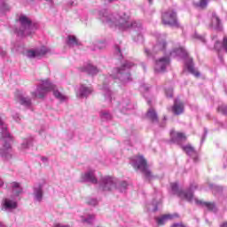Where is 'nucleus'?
<instances>
[{
	"mask_svg": "<svg viewBox=\"0 0 227 227\" xmlns=\"http://www.w3.org/2000/svg\"><path fill=\"white\" fill-rule=\"evenodd\" d=\"M170 63L171 60L169 59V58H160L159 60L155 61V72H164Z\"/></svg>",
	"mask_w": 227,
	"mask_h": 227,
	"instance_id": "obj_5",
	"label": "nucleus"
},
{
	"mask_svg": "<svg viewBox=\"0 0 227 227\" xmlns=\"http://www.w3.org/2000/svg\"><path fill=\"white\" fill-rule=\"evenodd\" d=\"M171 191H173V194L181 198V200H185L186 201H192L193 193L192 192H186L180 188L176 183L170 184Z\"/></svg>",
	"mask_w": 227,
	"mask_h": 227,
	"instance_id": "obj_4",
	"label": "nucleus"
},
{
	"mask_svg": "<svg viewBox=\"0 0 227 227\" xmlns=\"http://www.w3.org/2000/svg\"><path fill=\"white\" fill-rule=\"evenodd\" d=\"M163 120H165V121H166V120H168V118L165 116V117H163Z\"/></svg>",
	"mask_w": 227,
	"mask_h": 227,
	"instance_id": "obj_49",
	"label": "nucleus"
},
{
	"mask_svg": "<svg viewBox=\"0 0 227 227\" xmlns=\"http://www.w3.org/2000/svg\"><path fill=\"white\" fill-rule=\"evenodd\" d=\"M194 5L197 8H200L201 10H204L207 6V0H200V1H199V3L194 4Z\"/></svg>",
	"mask_w": 227,
	"mask_h": 227,
	"instance_id": "obj_24",
	"label": "nucleus"
},
{
	"mask_svg": "<svg viewBox=\"0 0 227 227\" xmlns=\"http://www.w3.org/2000/svg\"><path fill=\"white\" fill-rule=\"evenodd\" d=\"M174 53L177 54L181 58H187L188 52L182 47L174 50Z\"/></svg>",
	"mask_w": 227,
	"mask_h": 227,
	"instance_id": "obj_20",
	"label": "nucleus"
},
{
	"mask_svg": "<svg viewBox=\"0 0 227 227\" xmlns=\"http://www.w3.org/2000/svg\"><path fill=\"white\" fill-rule=\"evenodd\" d=\"M109 1V3H112V2H114V1H116V0H108Z\"/></svg>",
	"mask_w": 227,
	"mask_h": 227,
	"instance_id": "obj_48",
	"label": "nucleus"
},
{
	"mask_svg": "<svg viewBox=\"0 0 227 227\" xmlns=\"http://www.w3.org/2000/svg\"><path fill=\"white\" fill-rule=\"evenodd\" d=\"M217 111L222 114L227 115V106H218Z\"/></svg>",
	"mask_w": 227,
	"mask_h": 227,
	"instance_id": "obj_28",
	"label": "nucleus"
},
{
	"mask_svg": "<svg viewBox=\"0 0 227 227\" xmlns=\"http://www.w3.org/2000/svg\"><path fill=\"white\" fill-rule=\"evenodd\" d=\"M128 186H129V184H127V182H125V181H122V182H121V184L119 185V190L121 192H123L127 189Z\"/></svg>",
	"mask_w": 227,
	"mask_h": 227,
	"instance_id": "obj_29",
	"label": "nucleus"
},
{
	"mask_svg": "<svg viewBox=\"0 0 227 227\" xmlns=\"http://www.w3.org/2000/svg\"><path fill=\"white\" fill-rule=\"evenodd\" d=\"M180 141H187V136L182 132H176L174 129L170 131V142L180 145Z\"/></svg>",
	"mask_w": 227,
	"mask_h": 227,
	"instance_id": "obj_6",
	"label": "nucleus"
},
{
	"mask_svg": "<svg viewBox=\"0 0 227 227\" xmlns=\"http://www.w3.org/2000/svg\"><path fill=\"white\" fill-rule=\"evenodd\" d=\"M57 86L50 82L49 79L42 81L41 85L37 87V90L35 92H31L34 98H38L40 99L43 98L49 92L55 90Z\"/></svg>",
	"mask_w": 227,
	"mask_h": 227,
	"instance_id": "obj_1",
	"label": "nucleus"
},
{
	"mask_svg": "<svg viewBox=\"0 0 227 227\" xmlns=\"http://www.w3.org/2000/svg\"><path fill=\"white\" fill-rule=\"evenodd\" d=\"M42 197H43L42 191L41 190L37 191V192L35 193V199L38 201H41L42 200Z\"/></svg>",
	"mask_w": 227,
	"mask_h": 227,
	"instance_id": "obj_33",
	"label": "nucleus"
},
{
	"mask_svg": "<svg viewBox=\"0 0 227 227\" xmlns=\"http://www.w3.org/2000/svg\"><path fill=\"white\" fill-rule=\"evenodd\" d=\"M51 91L53 92V96L55 97V98L60 99V100L65 99V96L62 93H60L59 90H58V88L51 90Z\"/></svg>",
	"mask_w": 227,
	"mask_h": 227,
	"instance_id": "obj_23",
	"label": "nucleus"
},
{
	"mask_svg": "<svg viewBox=\"0 0 227 227\" xmlns=\"http://www.w3.org/2000/svg\"><path fill=\"white\" fill-rule=\"evenodd\" d=\"M104 187L103 190L105 192H110L112 189L115 187V184L113 177H105L104 178Z\"/></svg>",
	"mask_w": 227,
	"mask_h": 227,
	"instance_id": "obj_9",
	"label": "nucleus"
},
{
	"mask_svg": "<svg viewBox=\"0 0 227 227\" xmlns=\"http://www.w3.org/2000/svg\"><path fill=\"white\" fill-rule=\"evenodd\" d=\"M4 207L7 209H16L17 208V202L10 200L9 199L4 200Z\"/></svg>",
	"mask_w": 227,
	"mask_h": 227,
	"instance_id": "obj_17",
	"label": "nucleus"
},
{
	"mask_svg": "<svg viewBox=\"0 0 227 227\" xmlns=\"http://www.w3.org/2000/svg\"><path fill=\"white\" fill-rule=\"evenodd\" d=\"M4 184V183L0 179V187H2Z\"/></svg>",
	"mask_w": 227,
	"mask_h": 227,
	"instance_id": "obj_43",
	"label": "nucleus"
},
{
	"mask_svg": "<svg viewBox=\"0 0 227 227\" xmlns=\"http://www.w3.org/2000/svg\"><path fill=\"white\" fill-rule=\"evenodd\" d=\"M145 117L153 123H157L159 121L157 112L153 107L147 110Z\"/></svg>",
	"mask_w": 227,
	"mask_h": 227,
	"instance_id": "obj_11",
	"label": "nucleus"
},
{
	"mask_svg": "<svg viewBox=\"0 0 227 227\" xmlns=\"http://www.w3.org/2000/svg\"><path fill=\"white\" fill-rule=\"evenodd\" d=\"M80 92H81V94H80L81 97H87L88 95L92 93V88L82 86L80 89Z\"/></svg>",
	"mask_w": 227,
	"mask_h": 227,
	"instance_id": "obj_19",
	"label": "nucleus"
},
{
	"mask_svg": "<svg viewBox=\"0 0 227 227\" xmlns=\"http://www.w3.org/2000/svg\"><path fill=\"white\" fill-rule=\"evenodd\" d=\"M16 23L15 32L20 36H24L25 33L30 30V27H32V20L25 15L20 16L19 20H16Z\"/></svg>",
	"mask_w": 227,
	"mask_h": 227,
	"instance_id": "obj_2",
	"label": "nucleus"
},
{
	"mask_svg": "<svg viewBox=\"0 0 227 227\" xmlns=\"http://www.w3.org/2000/svg\"><path fill=\"white\" fill-rule=\"evenodd\" d=\"M145 90L148 91V90H149V88H145Z\"/></svg>",
	"mask_w": 227,
	"mask_h": 227,
	"instance_id": "obj_51",
	"label": "nucleus"
},
{
	"mask_svg": "<svg viewBox=\"0 0 227 227\" xmlns=\"http://www.w3.org/2000/svg\"><path fill=\"white\" fill-rule=\"evenodd\" d=\"M147 105H149L150 106H152L151 100L147 101Z\"/></svg>",
	"mask_w": 227,
	"mask_h": 227,
	"instance_id": "obj_45",
	"label": "nucleus"
},
{
	"mask_svg": "<svg viewBox=\"0 0 227 227\" xmlns=\"http://www.w3.org/2000/svg\"><path fill=\"white\" fill-rule=\"evenodd\" d=\"M46 2L52 3V0H45Z\"/></svg>",
	"mask_w": 227,
	"mask_h": 227,
	"instance_id": "obj_46",
	"label": "nucleus"
},
{
	"mask_svg": "<svg viewBox=\"0 0 227 227\" xmlns=\"http://www.w3.org/2000/svg\"><path fill=\"white\" fill-rule=\"evenodd\" d=\"M166 45H168V43L165 40H161L158 43V48L160 51H164L166 49Z\"/></svg>",
	"mask_w": 227,
	"mask_h": 227,
	"instance_id": "obj_27",
	"label": "nucleus"
},
{
	"mask_svg": "<svg viewBox=\"0 0 227 227\" xmlns=\"http://www.w3.org/2000/svg\"><path fill=\"white\" fill-rule=\"evenodd\" d=\"M197 204H202V206L207 207V209L210 210V211L215 209V203H212V202L197 201Z\"/></svg>",
	"mask_w": 227,
	"mask_h": 227,
	"instance_id": "obj_26",
	"label": "nucleus"
},
{
	"mask_svg": "<svg viewBox=\"0 0 227 227\" xmlns=\"http://www.w3.org/2000/svg\"><path fill=\"white\" fill-rule=\"evenodd\" d=\"M171 111L175 115H181L184 114V105L181 101H178L177 99H175L174 105L171 107Z\"/></svg>",
	"mask_w": 227,
	"mask_h": 227,
	"instance_id": "obj_7",
	"label": "nucleus"
},
{
	"mask_svg": "<svg viewBox=\"0 0 227 227\" xmlns=\"http://www.w3.org/2000/svg\"><path fill=\"white\" fill-rule=\"evenodd\" d=\"M67 45L69 47H74V46L81 45V43H79V40H77L75 35H68V37H67Z\"/></svg>",
	"mask_w": 227,
	"mask_h": 227,
	"instance_id": "obj_15",
	"label": "nucleus"
},
{
	"mask_svg": "<svg viewBox=\"0 0 227 227\" xmlns=\"http://www.w3.org/2000/svg\"><path fill=\"white\" fill-rule=\"evenodd\" d=\"M182 150L185 152L188 155H192L196 153L195 148L192 147L191 145L182 146Z\"/></svg>",
	"mask_w": 227,
	"mask_h": 227,
	"instance_id": "obj_21",
	"label": "nucleus"
},
{
	"mask_svg": "<svg viewBox=\"0 0 227 227\" xmlns=\"http://www.w3.org/2000/svg\"><path fill=\"white\" fill-rule=\"evenodd\" d=\"M145 54H146L147 56H149L150 51H149L148 50H145Z\"/></svg>",
	"mask_w": 227,
	"mask_h": 227,
	"instance_id": "obj_44",
	"label": "nucleus"
},
{
	"mask_svg": "<svg viewBox=\"0 0 227 227\" xmlns=\"http://www.w3.org/2000/svg\"><path fill=\"white\" fill-rule=\"evenodd\" d=\"M166 93V97L172 98H173V89L172 88H168L165 90Z\"/></svg>",
	"mask_w": 227,
	"mask_h": 227,
	"instance_id": "obj_30",
	"label": "nucleus"
},
{
	"mask_svg": "<svg viewBox=\"0 0 227 227\" xmlns=\"http://www.w3.org/2000/svg\"><path fill=\"white\" fill-rule=\"evenodd\" d=\"M220 227H227V222H224L223 223H222V224L220 225Z\"/></svg>",
	"mask_w": 227,
	"mask_h": 227,
	"instance_id": "obj_42",
	"label": "nucleus"
},
{
	"mask_svg": "<svg viewBox=\"0 0 227 227\" xmlns=\"http://www.w3.org/2000/svg\"><path fill=\"white\" fill-rule=\"evenodd\" d=\"M169 219V215H163L161 217H158L156 218V223H158V225H164L165 222Z\"/></svg>",
	"mask_w": 227,
	"mask_h": 227,
	"instance_id": "obj_25",
	"label": "nucleus"
},
{
	"mask_svg": "<svg viewBox=\"0 0 227 227\" xmlns=\"http://www.w3.org/2000/svg\"><path fill=\"white\" fill-rule=\"evenodd\" d=\"M4 147H5L6 150H9L11 148L10 144L6 143L5 145H4Z\"/></svg>",
	"mask_w": 227,
	"mask_h": 227,
	"instance_id": "obj_39",
	"label": "nucleus"
},
{
	"mask_svg": "<svg viewBox=\"0 0 227 227\" xmlns=\"http://www.w3.org/2000/svg\"><path fill=\"white\" fill-rule=\"evenodd\" d=\"M143 174H144V176H145V179L147 181H151L154 179V175L149 168L146 160H143Z\"/></svg>",
	"mask_w": 227,
	"mask_h": 227,
	"instance_id": "obj_8",
	"label": "nucleus"
},
{
	"mask_svg": "<svg viewBox=\"0 0 227 227\" xmlns=\"http://www.w3.org/2000/svg\"><path fill=\"white\" fill-rule=\"evenodd\" d=\"M7 129L8 127H6L4 121L0 120V134H2V138L7 136Z\"/></svg>",
	"mask_w": 227,
	"mask_h": 227,
	"instance_id": "obj_22",
	"label": "nucleus"
},
{
	"mask_svg": "<svg viewBox=\"0 0 227 227\" xmlns=\"http://www.w3.org/2000/svg\"><path fill=\"white\" fill-rule=\"evenodd\" d=\"M12 187H13V189L20 188V184L13 182L12 183Z\"/></svg>",
	"mask_w": 227,
	"mask_h": 227,
	"instance_id": "obj_35",
	"label": "nucleus"
},
{
	"mask_svg": "<svg viewBox=\"0 0 227 227\" xmlns=\"http://www.w3.org/2000/svg\"><path fill=\"white\" fill-rule=\"evenodd\" d=\"M209 27L215 30H221V21L218 16L215 14L212 16V19L210 20Z\"/></svg>",
	"mask_w": 227,
	"mask_h": 227,
	"instance_id": "obj_13",
	"label": "nucleus"
},
{
	"mask_svg": "<svg viewBox=\"0 0 227 227\" xmlns=\"http://www.w3.org/2000/svg\"><path fill=\"white\" fill-rule=\"evenodd\" d=\"M17 100L21 106H29L32 105V100L28 97L20 96Z\"/></svg>",
	"mask_w": 227,
	"mask_h": 227,
	"instance_id": "obj_16",
	"label": "nucleus"
},
{
	"mask_svg": "<svg viewBox=\"0 0 227 227\" xmlns=\"http://www.w3.org/2000/svg\"><path fill=\"white\" fill-rule=\"evenodd\" d=\"M27 58H36L37 53L34 51H27Z\"/></svg>",
	"mask_w": 227,
	"mask_h": 227,
	"instance_id": "obj_32",
	"label": "nucleus"
},
{
	"mask_svg": "<svg viewBox=\"0 0 227 227\" xmlns=\"http://www.w3.org/2000/svg\"><path fill=\"white\" fill-rule=\"evenodd\" d=\"M117 51H119V53H121V51L119 48H117Z\"/></svg>",
	"mask_w": 227,
	"mask_h": 227,
	"instance_id": "obj_47",
	"label": "nucleus"
},
{
	"mask_svg": "<svg viewBox=\"0 0 227 227\" xmlns=\"http://www.w3.org/2000/svg\"><path fill=\"white\" fill-rule=\"evenodd\" d=\"M185 66H186V68L188 69V71L191 73V74H193L197 78L200 76V72L195 70V67H193V62H192V58L189 59L188 61H186Z\"/></svg>",
	"mask_w": 227,
	"mask_h": 227,
	"instance_id": "obj_12",
	"label": "nucleus"
},
{
	"mask_svg": "<svg viewBox=\"0 0 227 227\" xmlns=\"http://www.w3.org/2000/svg\"><path fill=\"white\" fill-rule=\"evenodd\" d=\"M80 69L82 72H87L90 75H95L99 72L96 67L91 66L90 64H89L87 67H81Z\"/></svg>",
	"mask_w": 227,
	"mask_h": 227,
	"instance_id": "obj_14",
	"label": "nucleus"
},
{
	"mask_svg": "<svg viewBox=\"0 0 227 227\" xmlns=\"http://www.w3.org/2000/svg\"><path fill=\"white\" fill-rule=\"evenodd\" d=\"M193 189H197V184H194V185H191V186H190V190H193Z\"/></svg>",
	"mask_w": 227,
	"mask_h": 227,
	"instance_id": "obj_41",
	"label": "nucleus"
},
{
	"mask_svg": "<svg viewBox=\"0 0 227 227\" xmlns=\"http://www.w3.org/2000/svg\"><path fill=\"white\" fill-rule=\"evenodd\" d=\"M222 47L224 49L225 52H227V37L224 36L222 41Z\"/></svg>",
	"mask_w": 227,
	"mask_h": 227,
	"instance_id": "obj_31",
	"label": "nucleus"
},
{
	"mask_svg": "<svg viewBox=\"0 0 227 227\" xmlns=\"http://www.w3.org/2000/svg\"><path fill=\"white\" fill-rule=\"evenodd\" d=\"M135 169H141L143 167V157L138 156L134 158V164Z\"/></svg>",
	"mask_w": 227,
	"mask_h": 227,
	"instance_id": "obj_18",
	"label": "nucleus"
},
{
	"mask_svg": "<svg viewBox=\"0 0 227 227\" xmlns=\"http://www.w3.org/2000/svg\"><path fill=\"white\" fill-rule=\"evenodd\" d=\"M161 23L165 26L176 27L177 23V14L174 10H167L162 12Z\"/></svg>",
	"mask_w": 227,
	"mask_h": 227,
	"instance_id": "obj_3",
	"label": "nucleus"
},
{
	"mask_svg": "<svg viewBox=\"0 0 227 227\" xmlns=\"http://www.w3.org/2000/svg\"><path fill=\"white\" fill-rule=\"evenodd\" d=\"M171 227H187V226H185L182 223H174L173 225H171Z\"/></svg>",
	"mask_w": 227,
	"mask_h": 227,
	"instance_id": "obj_36",
	"label": "nucleus"
},
{
	"mask_svg": "<svg viewBox=\"0 0 227 227\" xmlns=\"http://www.w3.org/2000/svg\"><path fill=\"white\" fill-rule=\"evenodd\" d=\"M47 52H48L47 49H42L41 51L39 52V54L45 55V54H47Z\"/></svg>",
	"mask_w": 227,
	"mask_h": 227,
	"instance_id": "obj_37",
	"label": "nucleus"
},
{
	"mask_svg": "<svg viewBox=\"0 0 227 227\" xmlns=\"http://www.w3.org/2000/svg\"><path fill=\"white\" fill-rule=\"evenodd\" d=\"M89 204H91V205L95 206L97 204V200H92L91 202H89Z\"/></svg>",
	"mask_w": 227,
	"mask_h": 227,
	"instance_id": "obj_40",
	"label": "nucleus"
},
{
	"mask_svg": "<svg viewBox=\"0 0 227 227\" xmlns=\"http://www.w3.org/2000/svg\"><path fill=\"white\" fill-rule=\"evenodd\" d=\"M53 227H69L68 225H63V224H60V223H55L53 225Z\"/></svg>",
	"mask_w": 227,
	"mask_h": 227,
	"instance_id": "obj_38",
	"label": "nucleus"
},
{
	"mask_svg": "<svg viewBox=\"0 0 227 227\" xmlns=\"http://www.w3.org/2000/svg\"><path fill=\"white\" fill-rule=\"evenodd\" d=\"M219 45H220V42L216 41L215 44L214 45V49H215L217 52L221 51V48L219 47Z\"/></svg>",
	"mask_w": 227,
	"mask_h": 227,
	"instance_id": "obj_34",
	"label": "nucleus"
},
{
	"mask_svg": "<svg viewBox=\"0 0 227 227\" xmlns=\"http://www.w3.org/2000/svg\"><path fill=\"white\" fill-rule=\"evenodd\" d=\"M82 179H83L84 182H90L95 184L98 183V180L94 175V171L92 170L82 175Z\"/></svg>",
	"mask_w": 227,
	"mask_h": 227,
	"instance_id": "obj_10",
	"label": "nucleus"
},
{
	"mask_svg": "<svg viewBox=\"0 0 227 227\" xmlns=\"http://www.w3.org/2000/svg\"><path fill=\"white\" fill-rule=\"evenodd\" d=\"M149 3H150V4H153V0H149Z\"/></svg>",
	"mask_w": 227,
	"mask_h": 227,
	"instance_id": "obj_50",
	"label": "nucleus"
}]
</instances>
